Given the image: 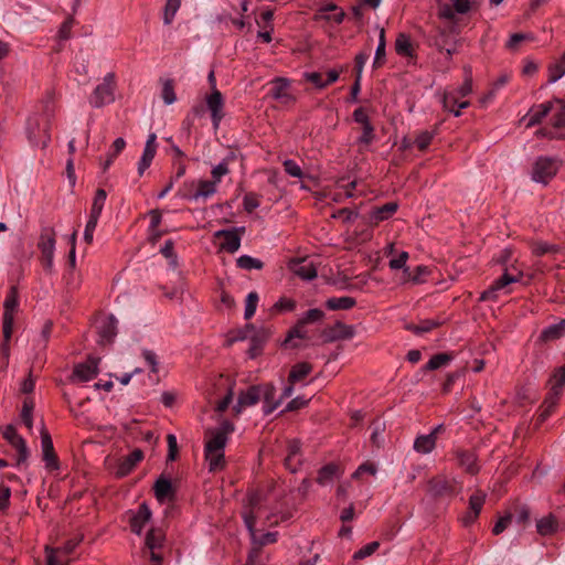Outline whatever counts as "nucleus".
Here are the masks:
<instances>
[{"instance_id":"c9c22d12","label":"nucleus","mask_w":565,"mask_h":565,"mask_svg":"<svg viewBox=\"0 0 565 565\" xmlns=\"http://www.w3.org/2000/svg\"><path fill=\"white\" fill-rule=\"evenodd\" d=\"M356 301L352 297H339L329 298L326 301V306L330 310H349L355 306Z\"/></svg>"},{"instance_id":"4be33fe9","label":"nucleus","mask_w":565,"mask_h":565,"mask_svg":"<svg viewBox=\"0 0 565 565\" xmlns=\"http://www.w3.org/2000/svg\"><path fill=\"white\" fill-rule=\"evenodd\" d=\"M343 471L339 465L333 462L328 463L319 469L317 482L320 486L331 484L335 479H339L342 476Z\"/></svg>"},{"instance_id":"6e6d98bb","label":"nucleus","mask_w":565,"mask_h":565,"mask_svg":"<svg viewBox=\"0 0 565 565\" xmlns=\"http://www.w3.org/2000/svg\"><path fill=\"white\" fill-rule=\"evenodd\" d=\"M53 322L51 320H46L41 329L40 338H38V347L46 348L51 335H52Z\"/></svg>"},{"instance_id":"4d7b16f0","label":"nucleus","mask_w":565,"mask_h":565,"mask_svg":"<svg viewBox=\"0 0 565 565\" xmlns=\"http://www.w3.org/2000/svg\"><path fill=\"white\" fill-rule=\"evenodd\" d=\"M408 259V253L402 252L398 254L396 258L390 260L391 269H403L404 274L409 271V267L406 266V262Z\"/></svg>"},{"instance_id":"bb28decb","label":"nucleus","mask_w":565,"mask_h":565,"mask_svg":"<svg viewBox=\"0 0 565 565\" xmlns=\"http://www.w3.org/2000/svg\"><path fill=\"white\" fill-rule=\"evenodd\" d=\"M204 452L224 451L227 444V437H223L221 434H216L211 429H207Z\"/></svg>"},{"instance_id":"f257e3e1","label":"nucleus","mask_w":565,"mask_h":565,"mask_svg":"<svg viewBox=\"0 0 565 565\" xmlns=\"http://www.w3.org/2000/svg\"><path fill=\"white\" fill-rule=\"evenodd\" d=\"M41 448H42V462L47 473L58 476L61 470V462L57 454L54 450L52 438L44 426L41 427Z\"/></svg>"},{"instance_id":"393cba45","label":"nucleus","mask_w":565,"mask_h":565,"mask_svg":"<svg viewBox=\"0 0 565 565\" xmlns=\"http://www.w3.org/2000/svg\"><path fill=\"white\" fill-rule=\"evenodd\" d=\"M565 335V319L559 320L557 323L551 324L542 330L539 335V342L547 343L555 341Z\"/></svg>"},{"instance_id":"6e6552de","label":"nucleus","mask_w":565,"mask_h":565,"mask_svg":"<svg viewBox=\"0 0 565 565\" xmlns=\"http://www.w3.org/2000/svg\"><path fill=\"white\" fill-rule=\"evenodd\" d=\"M99 358L89 356L85 362L76 364L72 373V381L88 382L95 379L99 373Z\"/></svg>"},{"instance_id":"09e8293b","label":"nucleus","mask_w":565,"mask_h":565,"mask_svg":"<svg viewBox=\"0 0 565 565\" xmlns=\"http://www.w3.org/2000/svg\"><path fill=\"white\" fill-rule=\"evenodd\" d=\"M452 360V356L448 353H438L430 358L427 362L425 369L429 371L437 370L441 366H445Z\"/></svg>"},{"instance_id":"7ed1b4c3","label":"nucleus","mask_w":565,"mask_h":565,"mask_svg":"<svg viewBox=\"0 0 565 565\" xmlns=\"http://www.w3.org/2000/svg\"><path fill=\"white\" fill-rule=\"evenodd\" d=\"M561 167V161L551 157H539L534 162L532 170V179L535 182L547 184L552 180Z\"/></svg>"},{"instance_id":"4468645a","label":"nucleus","mask_w":565,"mask_h":565,"mask_svg":"<svg viewBox=\"0 0 565 565\" xmlns=\"http://www.w3.org/2000/svg\"><path fill=\"white\" fill-rule=\"evenodd\" d=\"M456 30L454 26L451 28H441L436 26L434 29V33L428 35V44L436 47L439 52H443L444 49L449 45L452 41L451 33Z\"/></svg>"},{"instance_id":"2f4dec72","label":"nucleus","mask_w":565,"mask_h":565,"mask_svg":"<svg viewBox=\"0 0 565 565\" xmlns=\"http://www.w3.org/2000/svg\"><path fill=\"white\" fill-rule=\"evenodd\" d=\"M436 446L435 434L420 435L414 441V449L419 454H429Z\"/></svg>"},{"instance_id":"9b49d317","label":"nucleus","mask_w":565,"mask_h":565,"mask_svg":"<svg viewBox=\"0 0 565 565\" xmlns=\"http://www.w3.org/2000/svg\"><path fill=\"white\" fill-rule=\"evenodd\" d=\"M206 106L211 113L213 126L215 129H217L221 120L224 117V113H223L224 99L218 89H214V92H212L206 97Z\"/></svg>"},{"instance_id":"a19ab883","label":"nucleus","mask_w":565,"mask_h":565,"mask_svg":"<svg viewBox=\"0 0 565 565\" xmlns=\"http://www.w3.org/2000/svg\"><path fill=\"white\" fill-rule=\"evenodd\" d=\"M532 253L535 256H543L545 254H556L561 250V247L556 244H548L546 242L536 241L531 244Z\"/></svg>"},{"instance_id":"c85d7f7f","label":"nucleus","mask_w":565,"mask_h":565,"mask_svg":"<svg viewBox=\"0 0 565 565\" xmlns=\"http://www.w3.org/2000/svg\"><path fill=\"white\" fill-rule=\"evenodd\" d=\"M457 457L459 460V465L469 473L476 475L479 471V466L477 463V456L472 451L458 450Z\"/></svg>"},{"instance_id":"473e14b6","label":"nucleus","mask_w":565,"mask_h":565,"mask_svg":"<svg viewBox=\"0 0 565 565\" xmlns=\"http://www.w3.org/2000/svg\"><path fill=\"white\" fill-rule=\"evenodd\" d=\"M537 532L543 535H551L558 529V522L553 514H548L536 522Z\"/></svg>"},{"instance_id":"9d476101","label":"nucleus","mask_w":565,"mask_h":565,"mask_svg":"<svg viewBox=\"0 0 565 565\" xmlns=\"http://www.w3.org/2000/svg\"><path fill=\"white\" fill-rule=\"evenodd\" d=\"M522 277L520 273L518 276L504 273L500 278L495 279L488 289L481 292L479 301H494L498 299V292L504 289L512 282H516Z\"/></svg>"},{"instance_id":"0eeeda50","label":"nucleus","mask_w":565,"mask_h":565,"mask_svg":"<svg viewBox=\"0 0 565 565\" xmlns=\"http://www.w3.org/2000/svg\"><path fill=\"white\" fill-rule=\"evenodd\" d=\"M354 335V327L345 324L341 321H337L334 324L326 327L320 334L322 343H331L338 340H349Z\"/></svg>"},{"instance_id":"864d4df0","label":"nucleus","mask_w":565,"mask_h":565,"mask_svg":"<svg viewBox=\"0 0 565 565\" xmlns=\"http://www.w3.org/2000/svg\"><path fill=\"white\" fill-rule=\"evenodd\" d=\"M257 303H258L257 292H255V291L249 292L246 297L245 312H244V318L246 320H249L255 315Z\"/></svg>"},{"instance_id":"603ef678","label":"nucleus","mask_w":565,"mask_h":565,"mask_svg":"<svg viewBox=\"0 0 565 565\" xmlns=\"http://www.w3.org/2000/svg\"><path fill=\"white\" fill-rule=\"evenodd\" d=\"M472 92V72L470 67H465V81L462 85L455 92L457 96L465 97Z\"/></svg>"},{"instance_id":"b1692460","label":"nucleus","mask_w":565,"mask_h":565,"mask_svg":"<svg viewBox=\"0 0 565 565\" xmlns=\"http://www.w3.org/2000/svg\"><path fill=\"white\" fill-rule=\"evenodd\" d=\"M117 319L110 315L104 319L98 328V334L103 343H111L117 334Z\"/></svg>"},{"instance_id":"1a4fd4ad","label":"nucleus","mask_w":565,"mask_h":565,"mask_svg":"<svg viewBox=\"0 0 565 565\" xmlns=\"http://www.w3.org/2000/svg\"><path fill=\"white\" fill-rule=\"evenodd\" d=\"M78 543L79 541L70 540L63 546L56 548H51L46 545V565H68V561L65 557L75 550Z\"/></svg>"},{"instance_id":"20e7f679","label":"nucleus","mask_w":565,"mask_h":565,"mask_svg":"<svg viewBox=\"0 0 565 565\" xmlns=\"http://www.w3.org/2000/svg\"><path fill=\"white\" fill-rule=\"evenodd\" d=\"M115 90V74L108 73L104 77V82L99 84L92 94L90 104L96 107H103L106 104L113 103Z\"/></svg>"},{"instance_id":"de8ad7c7","label":"nucleus","mask_w":565,"mask_h":565,"mask_svg":"<svg viewBox=\"0 0 565 565\" xmlns=\"http://www.w3.org/2000/svg\"><path fill=\"white\" fill-rule=\"evenodd\" d=\"M107 193L104 189H98L95 193L93 204L90 207V214L99 217L106 202Z\"/></svg>"},{"instance_id":"cd10ccee","label":"nucleus","mask_w":565,"mask_h":565,"mask_svg":"<svg viewBox=\"0 0 565 565\" xmlns=\"http://www.w3.org/2000/svg\"><path fill=\"white\" fill-rule=\"evenodd\" d=\"M142 458L143 452L140 449H135L121 460L118 466L117 475L120 477L128 475Z\"/></svg>"},{"instance_id":"79ce46f5","label":"nucleus","mask_w":565,"mask_h":565,"mask_svg":"<svg viewBox=\"0 0 565 565\" xmlns=\"http://www.w3.org/2000/svg\"><path fill=\"white\" fill-rule=\"evenodd\" d=\"M385 47H386V41H385V30L383 28L380 29L379 34V44L375 51V56L373 61V67L379 68L381 67L385 62Z\"/></svg>"},{"instance_id":"a878e982","label":"nucleus","mask_w":565,"mask_h":565,"mask_svg":"<svg viewBox=\"0 0 565 565\" xmlns=\"http://www.w3.org/2000/svg\"><path fill=\"white\" fill-rule=\"evenodd\" d=\"M215 237H223L224 242L221 244V248L226 250L230 254H234L241 247V238L234 232L228 230H220L215 232Z\"/></svg>"},{"instance_id":"423d86ee","label":"nucleus","mask_w":565,"mask_h":565,"mask_svg":"<svg viewBox=\"0 0 565 565\" xmlns=\"http://www.w3.org/2000/svg\"><path fill=\"white\" fill-rule=\"evenodd\" d=\"M459 490L455 479L439 475L431 478L428 482V493L433 497H451Z\"/></svg>"},{"instance_id":"aec40b11","label":"nucleus","mask_w":565,"mask_h":565,"mask_svg":"<svg viewBox=\"0 0 565 565\" xmlns=\"http://www.w3.org/2000/svg\"><path fill=\"white\" fill-rule=\"evenodd\" d=\"M150 508L146 502H143L139 505L138 511L132 514L129 520L131 531L137 535H140L142 533L143 526L150 521Z\"/></svg>"},{"instance_id":"6ab92c4d","label":"nucleus","mask_w":565,"mask_h":565,"mask_svg":"<svg viewBox=\"0 0 565 565\" xmlns=\"http://www.w3.org/2000/svg\"><path fill=\"white\" fill-rule=\"evenodd\" d=\"M157 135L154 132H151L148 136V139L145 145V149L142 152V156L140 158V161L138 163V173L139 175H142L143 172L150 167L156 152H157V143H156Z\"/></svg>"},{"instance_id":"ea45409f","label":"nucleus","mask_w":565,"mask_h":565,"mask_svg":"<svg viewBox=\"0 0 565 565\" xmlns=\"http://www.w3.org/2000/svg\"><path fill=\"white\" fill-rule=\"evenodd\" d=\"M33 408L34 402L32 397H25L23 401L20 418L28 429H32L33 426Z\"/></svg>"},{"instance_id":"13d9d810","label":"nucleus","mask_w":565,"mask_h":565,"mask_svg":"<svg viewBox=\"0 0 565 565\" xmlns=\"http://www.w3.org/2000/svg\"><path fill=\"white\" fill-rule=\"evenodd\" d=\"M374 138V127L372 124L370 122L362 126V135L359 137L358 142L360 145L369 146L373 142Z\"/></svg>"},{"instance_id":"a18cd8bd","label":"nucleus","mask_w":565,"mask_h":565,"mask_svg":"<svg viewBox=\"0 0 565 565\" xmlns=\"http://www.w3.org/2000/svg\"><path fill=\"white\" fill-rule=\"evenodd\" d=\"M216 182L207 181V180H201L199 182V188L196 192L193 194V199L198 200L199 198H209L212 196L216 192Z\"/></svg>"},{"instance_id":"7c9ffc66","label":"nucleus","mask_w":565,"mask_h":565,"mask_svg":"<svg viewBox=\"0 0 565 565\" xmlns=\"http://www.w3.org/2000/svg\"><path fill=\"white\" fill-rule=\"evenodd\" d=\"M154 495L158 501L163 502L167 498L173 495L172 483L169 479L160 477L153 487Z\"/></svg>"},{"instance_id":"f8f14e48","label":"nucleus","mask_w":565,"mask_h":565,"mask_svg":"<svg viewBox=\"0 0 565 565\" xmlns=\"http://www.w3.org/2000/svg\"><path fill=\"white\" fill-rule=\"evenodd\" d=\"M3 438L18 451V461L25 460L28 457V448L25 440L17 433L13 425H8L3 429Z\"/></svg>"},{"instance_id":"f704fd0d","label":"nucleus","mask_w":565,"mask_h":565,"mask_svg":"<svg viewBox=\"0 0 565 565\" xmlns=\"http://www.w3.org/2000/svg\"><path fill=\"white\" fill-rule=\"evenodd\" d=\"M443 104H444V108L449 110V111H451V113H454V115L456 117L460 116V111L459 110H455L454 109L455 106H458L459 109H463V108H467L469 106V102L468 100L458 102V96L454 92L446 93L444 95Z\"/></svg>"},{"instance_id":"69168bd1","label":"nucleus","mask_w":565,"mask_h":565,"mask_svg":"<svg viewBox=\"0 0 565 565\" xmlns=\"http://www.w3.org/2000/svg\"><path fill=\"white\" fill-rule=\"evenodd\" d=\"M324 317V312L321 309L315 308L308 310L305 316L300 319L301 323H313L322 320Z\"/></svg>"},{"instance_id":"e433bc0d","label":"nucleus","mask_w":565,"mask_h":565,"mask_svg":"<svg viewBox=\"0 0 565 565\" xmlns=\"http://www.w3.org/2000/svg\"><path fill=\"white\" fill-rule=\"evenodd\" d=\"M209 463V471L216 472L225 468L224 451L204 452Z\"/></svg>"},{"instance_id":"37998d69","label":"nucleus","mask_w":565,"mask_h":565,"mask_svg":"<svg viewBox=\"0 0 565 565\" xmlns=\"http://www.w3.org/2000/svg\"><path fill=\"white\" fill-rule=\"evenodd\" d=\"M548 384L551 391H556L562 394L563 387L565 385V365L554 371L548 381Z\"/></svg>"},{"instance_id":"4c0bfd02","label":"nucleus","mask_w":565,"mask_h":565,"mask_svg":"<svg viewBox=\"0 0 565 565\" xmlns=\"http://www.w3.org/2000/svg\"><path fill=\"white\" fill-rule=\"evenodd\" d=\"M395 50L398 55L413 56L414 49L408 35L401 33L395 41Z\"/></svg>"},{"instance_id":"8fccbe9b","label":"nucleus","mask_w":565,"mask_h":565,"mask_svg":"<svg viewBox=\"0 0 565 565\" xmlns=\"http://www.w3.org/2000/svg\"><path fill=\"white\" fill-rule=\"evenodd\" d=\"M255 331V327L252 323H247L243 329L236 330L231 333L227 344L231 345L236 341H242L247 338H250L252 333Z\"/></svg>"},{"instance_id":"c03bdc74","label":"nucleus","mask_w":565,"mask_h":565,"mask_svg":"<svg viewBox=\"0 0 565 565\" xmlns=\"http://www.w3.org/2000/svg\"><path fill=\"white\" fill-rule=\"evenodd\" d=\"M237 267L245 270H252L257 269L260 270L264 267V263L258 259L254 258L249 255H242L236 259Z\"/></svg>"},{"instance_id":"5701e85b","label":"nucleus","mask_w":565,"mask_h":565,"mask_svg":"<svg viewBox=\"0 0 565 565\" xmlns=\"http://www.w3.org/2000/svg\"><path fill=\"white\" fill-rule=\"evenodd\" d=\"M270 335V331L267 328H260L259 330H256L250 335V347L248 349V355L250 359L256 358L262 349L264 343L268 340Z\"/></svg>"},{"instance_id":"ddd939ff","label":"nucleus","mask_w":565,"mask_h":565,"mask_svg":"<svg viewBox=\"0 0 565 565\" xmlns=\"http://www.w3.org/2000/svg\"><path fill=\"white\" fill-rule=\"evenodd\" d=\"M260 401L259 386H249L246 391L238 394L237 403L233 411L235 415H239L245 407L254 406Z\"/></svg>"},{"instance_id":"774afa93","label":"nucleus","mask_w":565,"mask_h":565,"mask_svg":"<svg viewBox=\"0 0 565 565\" xmlns=\"http://www.w3.org/2000/svg\"><path fill=\"white\" fill-rule=\"evenodd\" d=\"M565 74V68L557 61L548 66V83H555Z\"/></svg>"},{"instance_id":"052dcab7","label":"nucleus","mask_w":565,"mask_h":565,"mask_svg":"<svg viewBox=\"0 0 565 565\" xmlns=\"http://www.w3.org/2000/svg\"><path fill=\"white\" fill-rule=\"evenodd\" d=\"M380 546V543L374 541V542H371L366 545H364L362 548H360L359 551H356L353 555V558L354 559H363L365 557H369L371 556L373 553H375V551L379 548Z\"/></svg>"},{"instance_id":"338daca9","label":"nucleus","mask_w":565,"mask_h":565,"mask_svg":"<svg viewBox=\"0 0 565 565\" xmlns=\"http://www.w3.org/2000/svg\"><path fill=\"white\" fill-rule=\"evenodd\" d=\"M512 520L513 515L511 513H507L505 515L499 518L492 529V533L494 535L501 534L511 524Z\"/></svg>"},{"instance_id":"3c124183","label":"nucleus","mask_w":565,"mask_h":565,"mask_svg":"<svg viewBox=\"0 0 565 565\" xmlns=\"http://www.w3.org/2000/svg\"><path fill=\"white\" fill-rule=\"evenodd\" d=\"M181 6V0H167L163 12L164 24H170Z\"/></svg>"},{"instance_id":"0e129e2a","label":"nucleus","mask_w":565,"mask_h":565,"mask_svg":"<svg viewBox=\"0 0 565 565\" xmlns=\"http://www.w3.org/2000/svg\"><path fill=\"white\" fill-rule=\"evenodd\" d=\"M284 168L286 173H288L290 177L301 179L303 175L300 166L291 159H287L284 161Z\"/></svg>"},{"instance_id":"bf43d9fd","label":"nucleus","mask_w":565,"mask_h":565,"mask_svg":"<svg viewBox=\"0 0 565 565\" xmlns=\"http://www.w3.org/2000/svg\"><path fill=\"white\" fill-rule=\"evenodd\" d=\"M484 500H486V494L483 492L479 491V492L472 494L469 499L470 511H472V513H476L479 515V513L482 509V505L484 503Z\"/></svg>"},{"instance_id":"680f3d73","label":"nucleus","mask_w":565,"mask_h":565,"mask_svg":"<svg viewBox=\"0 0 565 565\" xmlns=\"http://www.w3.org/2000/svg\"><path fill=\"white\" fill-rule=\"evenodd\" d=\"M429 269L426 266H417L414 273H405L407 276V279L415 282V284H422L424 282V276L428 275Z\"/></svg>"},{"instance_id":"39448f33","label":"nucleus","mask_w":565,"mask_h":565,"mask_svg":"<svg viewBox=\"0 0 565 565\" xmlns=\"http://www.w3.org/2000/svg\"><path fill=\"white\" fill-rule=\"evenodd\" d=\"M18 303V289L15 286H11L3 303L4 312L2 332L6 342L10 340L12 334L13 312L15 311Z\"/></svg>"},{"instance_id":"2eb2a0df","label":"nucleus","mask_w":565,"mask_h":565,"mask_svg":"<svg viewBox=\"0 0 565 565\" xmlns=\"http://www.w3.org/2000/svg\"><path fill=\"white\" fill-rule=\"evenodd\" d=\"M398 204L396 202H387L382 206L373 207L369 214L366 223L376 226L379 223L388 220L397 211Z\"/></svg>"},{"instance_id":"c756f323","label":"nucleus","mask_w":565,"mask_h":565,"mask_svg":"<svg viewBox=\"0 0 565 565\" xmlns=\"http://www.w3.org/2000/svg\"><path fill=\"white\" fill-rule=\"evenodd\" d=\"M552 110V103H543L531 108L527 114L529 121L527 127L535 126L542 121V119Z\"/></svg>"},{"instance_id":"49530a36","label":"nucleus","mask_w":565,"mask_h":565,"mask_svg":"<svg viewBox=\"0 0 565 565\" xmlns=\"http://www.w3.org/2000/svg\"><path fill=\"white\" fill-rule=\"evenodd\" d=\"M163 542V534L158 529H150L146 535L145 544L149 550L161 547Z\"/></svg>"},{"instance_id":"e2e57ef3","label":"nucleus","mask_w":565,"mask_h":565,"mask_svg":"<svg viewBox=\"0 0 565 565\" xmlns=\"http://www.w3.org/2000/svg\"><path fill=\"white\" fill-rule=\"evenodd\" d=\"M98 218L99 217L89 214V218L86 223L85 231H84V239L87 244H90L93 242L94 231L97 226Z\"/></svg>"},{"instance_id":"f03ea898","label":"nucleus","mask_w":565,"mask_h":565,"mask_svg":"<svg viewBox=\"0 0 565 565\" xmlns=\"http://www.w3.org/2000/svg\"><path fill=\"white\" fill-rule=\"evenodd\" d=\"M38 249L41 253L40 260L44 271L52 274L55 250V232L52 228L42 230L40 242H38Z\"/></svg>"},{"instance_id":"58836bf2","label":"nucleus","mask_w":565,"mask_h":565,"mask_svg":"<svg viewBox=\"0 0 565 565\" xmlns=\"http://www.w3.org/2000/svg\"><path fill=\"white\" fill-rule=\"evenodd\" d=\"M317 18L333 20L335 23H341L344 18V12L339 10L335 4H328L322 8Z\"/></svg>"},{"instance_id":"72a5a7b5","label":"nucleus","mask_w":565,"mask_h":565,"mask_svg":"<svg viewBox=\"0 0 565 565\" xmlns=\"http://www.w3.org/2000/svg\"><path fill=\"white\" fill-rule=\"evenodd\" d=\"M312 371V365L308 362H300L295 364L289 373L288 382L295 384L306 376H308Z\"/></svg>"},{"instance_id":"a211bd4d","label":"nucleus","mask_w":565,"mask_h":565,"mask_svg":"<svg viewBox=\"0 0 565 565\" xmlns=\"http://www.w3.org/2000/svg\"><path fill=\"white\" fill-rule=\"evenodd\" d=\"M452 2V7L444 3L438 8V17L445 20H454L455 12L465 14L470 10V1L469 0H450Z\"/></svg>"},{"instance_id":"dca6fc26","label":"nucleus","mask_w":565,"mask_h":565,"mask_svg":"<svg viewBox=\"0 0 565 565\" xmlns=\"http://www.w3.org/2000/svg\"><path fill=\"white\" fill-rule=\"evenodd\" d=\"M290 270L303 280H312L317 277V268L312 260L307 258L290 262Z\"/></svg>"},{"instance_id":"5fc2aeb1","label":"nucleus","mask_w":565,"mask_h":565,"mask_svg":"<svg viewBox=\"0 0 565 565\" xmlns=\"http://www.w3.org/2000/svg\"><path fill=\"white\" fill-rule=\"evenodd\" d=\"M161 96H162L163 102L167 105H171V104H173L177 100V96H175V93H174V86H173V81L172 79H167L163 83Z\"/></svg>"},{"instance_id":"f3484780","label":"nucleus","mask_w":565,"mask_h":565,"mask_svg":"<svg viewBox=\"0 0 565 565\" xmlns=\"http://www.w3.org/2000/svg\"><path fill=\"white\" fill-rule=\"evenodd\" d=\"M260 399L264 401V413L266 415L273 413L280 404L281 398H276V387L271 383L258 385Z\"/></svg>"},{"instance_id":"412c9836","label":"nucleus","mask_w":565,"mask_h":565,"mask_svg":"<svg viewBox=\"0 0 565 565\" xmlns=\"http://www.w3.org/2000/svg\"><path fill=\"white\" fill-rule=\"evenodd\" d=\"M289 81L282 77H278L273 82L270 89V96L282 104L294 103L295 98L289 93Z\"/></svg>"}]
</instances>
